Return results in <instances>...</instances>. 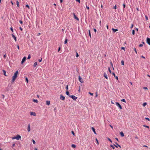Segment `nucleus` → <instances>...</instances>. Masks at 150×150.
Listing matches in <instances>:
<instances>
[{
	"label": "nucleus",
	"instance_id": "6",
	"mask_svg": "<svg viewBox=\"0 0 150 150\" xmlns=\"http://www.w3.org/2000/svg\"><path fill=\"white\" fill-rule=\"evenodd\" d=\"M146 42L147 44L150 45V38H147L146 39Z\"/></svg>",
	"mask_w": 150,
	"mask_h": 150
},
{
	"label": "nucleus",
	"instance_id": "21",
	"mask_svg": "<svg viewBox=\"0 0 150 150\" xmlns=\"http://www.w3.org/2000/svg\"><path fill=\"white\" fill-rule=\"evenodd\" d=\"M37 62H35L34 64V65H33L34 67H35L37 65Z\"/></svg>",
	"mask_w": 150,
	"mask_h": 150
},
{
	"label": "nucleus",
	"instance_id": "35",
	"mask_svg": "<svg viewBox=\"0 0 150 150\" xmlns=\"http://www.w3.org/2000/svg\"><path fill=\"white\" fill-rule=\"evenodd\" d=\"M145 119L146 120H148V121H150V119H149V118H148V117H145Z\"/></svg>",
	"mask_w": 150,
	"mask_h": 150
},
{
	"label": "nucleus",
	"instance_id": "54",
	"mask_svg": "<svg viewBox=\"0 0 150 150\" xmlns=\"http://www.w3.org/2000/svg\"><path fill=\"white\" fill-rule=\"evenodd\" d=\"M42 58L40 59H38V61L39 62H41L42 61Z\"/></svg>",
	"mask_w": 150,
	"mask_h": 150
},
{
	"label": "nucleus",
	"instance_id": "45",
	"mask_svg": "<svg viewBox=\"0 0 150 150\" xmlns=\"http://www.w3.org/2000/svg\"><path fill=\"white\" fill-rule=\"evenodd\" d=\"M121 49L125 51V48L123 47H121Z\"/></svg>",
	"mask_w": 150,
	"mask_h": 150
},
{
	"label": "nucleus",
	"instance_id": "24",
	"mask_svg": "<svg viewBox=\"0 0 150 150\" xmlns=\"http://www.w3.org/2000/svg\"><path fill=\"white\" fill-rule=\"evenodd\" d=\"M147 105L146 103H144L143 104V107H145Z\"/></svg>",
	"mask_w": 150,
	"mask_h": 150
},
{
	"label": "nucleus",
	"instance_id": "28",
	"mask_svg": "<svg viewBox=\"0 0 150 150\" xmlns=\"http://www.w3.org/2000/svg\"><path fill=\"white\" fill-rule=\"evenodd\" d=\"M25 6L26 7H27L29 9H30V6L28 5V4H26V5H25Z\"/></svg>",
	"mask_w": 150,
	"mask_h": 150
},
{
	"label": "nucleus",
	"instance_id": "20",
	"mask_svg": "<svg viewBox=\"0 0 150 150\" xmlns=\"http://www.w3.org/2000/svg\"><path fill=\"white\" fill-rule=\"evenodd\" d=\"M3 73L4 74V75L5 76H6L7 75L6 74V71L5 70H3Z\"/></svg>",
	"mask_w": 150,
	"mask_h": 150
},
{
	"label": "nucleus",
	"instance_id": "26",
	"mask_svg": "<svg viewBox=\"0 0 150 150\" xmlns=\"http://www.w3.org/2000/svg\"><path fill=\"white\" fill-rule=\"evenodd\" d=\"M121 64L122 65H124V61L123 60H122L121 61Z\"/></svg>",
	"mask_w": 150,
	"mask_h": 150
},
{
	"label": "nucleus",
	"instance_id": "17",
	"mask_svg": "<svg viewBox=\"0 0 150 150\" xmlns=\"http://www.w3.org/2000/svg\"><path fill=\"white\" fill-rule=\"evenodd\" d=\"M67 41H68V39L67 38H66L65 39V40L64 42V44H67Z\"/></svg>",
	"mask_w": 150,
	"mask_h": 150
},
{
	"label": "nucleus",
	"instance_id": "25",
	"mask_svg": "<svg viewBox=\"0 0 150 150\" xmlns=\"http://www.w3.org/2000/svg\"><path fill=\"white\" fill-rule=\"evenodd\" d=\"M114 145H110V146L113 149H115V147H114Z\"/></svg>",
	"mask_w": 150,
	"mask_h": 150
},
{
	"label": "nucleus",
	"instance_id": "14",
	"mask_svg": "<svg viewBox=\"0 0 150 150\" xmlns=\"http://www.w3.org/2000/svg\"><path fill=\"white\" fill-rule=\"evenodd\" d=\"M30 125L29 124L28 125V131L29 132L30 131Z\"/></svg>",
	"mask_w": 150,
	"mask_h": 150
},
{
	"label": "nucleus",
	"instance_id": "36",
	"mask_svg": "<svg viewBox=\"0 0 150 150\" xmlns=\"http://www.w3.org/2000/svg\"><path fill=\"white\" fill-rule=\"evenodd\" d=\"M26 81L27 82V83H28V80L27 77H26L25 78Z\"/></svg>",
	"mask_w": 150,
	"mask_h": 150
},
{
	"label": "nucleus",
	"instance_id": "61",
	"mask_svg": "<svg viewBox=\"0 0 150 150\" xmlns=\"http://www.w3.org/2000/svg\"><path fill=\"white\" fill-rule=\"evenodd\" d=\"M145 18L146 20H148V18L146 16H145Z\"/></svg>",
	"mask_w": 150,
	"mask_h": 150
},
{
	"label": "nucleus",
	"instance_id": "29",
	"mask_svg": "<svg viewBox=\"0 0 150 150\" xmlns=\"http://www.w3.org/2000/svg\"><path fill=\"white\" fill-rule=\"evenodd\" d=\"M132 34H133V35H134V34H135V31L134 30H132Z\"/></svg>",
	"mask_w": 150,
	"mask_h": 150
},
{
	"label": "nucleus",
	"instance_id": "33",
	"mask_svg": "<svg viewBox=\"0 0 150 150\" xmlns=\"http://www.w3.org/2000/svg\"><path fill=\"white\" fill-rule=\"evenodd\" d=\"M16 4L17 5V6L18 7H19V2L18 1H16Z\"/></svg>",
	"mask_w": 150,
	"mask_h": 150
},
{
	"label": "nucleus",
	"instance_id": "49",
	"mask_svg": "<svg viewBox=\"0 0 150 150\" xmlns=\"http://www.w3.org/2000/svg\"><path fill=\"white\" fill-rule=\"evenodd\" d=\"M10 30L12 32H13V29L12 27H11L10 28Z\"/></svg>",
	"mask_w": 150,
	"mask_h": 150
},
{
	"label": "nucleus",
	"instance_id": "48",
	"mask_svg": "<svg viewBox=\"0 0 150 150\" xmlns=\"http://www.w3.org/2000/svg\"><path fill=\"white\" fill-rule=\"evenodd\" d=\"M123 8H125V6H126V5L124 4H123Z\"/></svg>",
	"mask_w": 150,
	"mask_h": 150
},
{
	"label": "nucleus",
	"instance_id": "5",
	"mask_svg": "<svg viewBox=\"0 0 150 150\" xmlns=\"http://www.w3.org/2000/svg\"><path fill=\"white\" fill-rule=\"evenodd\" d=\"M79 81L81 83H83V79L80 76H79Z\"/></svg>",
	"mask_w": 150,
	"mask_h": 150
},
{
	"label": "nucleus",
	"instance_id": "44",
	"mask_svg": "<svg viewBox=\"0 0 150 150\" xmlns=\"http://www.w3.org/2000/svg\"><path fill=\"white\" fill-rule=\"evenodd\" d=\"M71 132L74 136L75 135V133L74 131H72Z\"/></svg>",
	"mask_w": 150,
	"mask_h": 150
},
{
	"label": "nucleus",
	"instance_id": "56",
	"mask_svg": "<svg viewBox=\"0 0 150 150\" xmlns=\"http://www.w3.org/2000/svg\"><path fill=\"white\" fill-rule=\"evenodd\" d=\"M88 93L89 94H90V95H91V96H93V93H91L90 92H89Z\"/></svg>",
	"mask_w": 150,
	"mask_h": 150
},
{
	"label": "nucleus",
	"instance_id": "53",
	"mask_svg": "<svg viewBox=\"0 0 150 150\" xmlns=\"http://www.w3.org/2000/svg\"><path fill=\"white\" fill-rule=\"evenodd\" d=\"M143 46V45L142 44H140V45H139V47H142Z\"/></svg>",
	"mask_w": 150,
	"mask_h": 150
},
{
	"label": "nucleus",
	"instance_id": "47",
	"mask_svg": "<svg viewBox=\"0 0 150 150\" xmlns=\"http://www.w3.org/2000/svg\"><path fill=\"white\" fill-rule=\"evenodd\" d=\"M76 19L77 21H79V18L76 16Z\"/></svg>",
	"mask_w": 150,
	"mask_h": 150
},
{
	"label": "nucleus",
	"instance_id": "23",
	"mask_svg": "<svg viewBox=\"0 0 150 150\" xmlns=\"http://www.w3.org/2000/svg\"><path fill=\"white\" fill-rule=\"evenodd\" d=\"M88 32H89V36L90 38H91V33H90V30H88Z\"/></svg>",
	"mask_w": 150,
	"mask_h": 150
},
{
	"label": "nucleus",
	"instance_id": "55",
	"mask_svg": "<svg viewBox=\"0 0 150 150\" xmlns=\"http://www.w3.org/2000/svg\"><path fill=\"white\" fill-rule=\"evenodd\" d=\"M110 65L112 67H113V66L112 63V62H110Z\"/></svg>",
	"mask_w": 150,
	"mask_h": 150
},
{
	"label": "nucleus",
	"instance_id": "40",
	"mask_svg": "<svg viewBox=\"0 0 150 150\" xmlns=\"http://www.w3.org/2000/svg\"><path fill=\"white\" fill-rule=\"evenodd\" d=\"M134 50L135 51V52L136 53V54H137V52L136 49L135 47H134Z\"/></svg>",
	"mask_w": 150,
	"mask_h": 150
},
{
	"label": "nucleus",
	"instance_id": "19",
	"mask_svg": "<svg viewBox=\"0 0 150 150\" xmlns=\"http://www.w3.org/2000/svg\"><path fill=\"white\" fill-rule=\"evenodd\" d=\"M33 102H35L36 103H37L38 102V101L37 99H33Z\"/></svg>",
	"mask_w": 150,
	"mask_h": 150
},
{
	"label": "nucleus",
	"instance_id": "7",
	"mask_svg": "<svg viewBox=\"0 0 150 150\" xmlns=\"http://www.w3.org/2000/svg\"><path fill=\"white\" fill-rule=\"evenodd\" d=\"M60 98L62 100H64L65 98L64 96H63L62 95H61Z\"/></svg>",
	"mask_w": 150,
	"mask_h": 150
},
{
	"label": "nucleus",
	"instance_id": "27",
	"mask_svg": "<svg viewBox=\"0 0 150 150\" xmlns=\"http://www.w3.org/2000/svg\"><path fill=\"white\" fill-rule=\"evenodd\" d=\"M66 94L68 95V96H69V91H67L66 92Z\"/></svg>",
	"mask_w": 150,
	"mask_h": 150
},
{
	"label": "nucleus",
	"instance_id": "4",
	"mask_svg": "<svg viewBox=\"0 0 150 150\" xmlns=\"http://www.w3.org/2000/svg\"><path fill=\"white\" fill-rule=\"evenodd\" d=\"M26 57H24L23 58L22 61L21 62V64H23L25 61L26 59Z\"/></svg>",
	"mask_w": 150,
	"mask_h": 150
},
{
	"label": "nucleus",
	"instance_id": "51",
	"mask_svg": "<svg viewBox=\"0 0 150 150\" xmlns=\"http://www.w3.org/2000/svg\"><path fill=\"white\" fill-rule=\"evenodd\" d=\"M66 88L67 90H68V86L67 85L66 87Z\"/></svg>",
	"mask_w": 150,
	"mask_h": 150
},
{
	"label": "nucleus",
	"instance_id": "1",
	"mask_svg": "<svg viewBox=\"0 0 150 150\" xmlns=\"http://www.w3.org/2000/svg\"><path fill=\"white\" fill-rule=\"evenodd\" d=\"M18 74V71H16V72L14 73V75L12 77V79L11 81L12 83H13L15 81V79H16L17 77V75Z\"/></svg>",
	"mask_w": 150,
	"mask_h": 150
},
{
	"label": "nucleus",
	"instance_id": "16",
	"mask_svg": "<svg viewBox=\"0 0 150 150\" xmlns=\"http://www.w3.org/2000/svg\"><path fill=\"white\" fill-rule=\"evenodd\" d=\"M104 76L106 79H108L107 75L105 73H104Z\"/></svg>",
	"mask_w": 150,
	"mask_h": 150
},
{
	"label": "nucleus",
	"instance_id": "3",
	"mask_svg": "<svg viewBox=\"0 0 150 150\" xmlns=\"http://www.w3.org/2000/svg\"><path fill=\"white\" fill-rule=\"evenodd\" d=\"M116 104L120 109H122V107L118 102H116Z\"/></svg>",
	"mask_w": 150,
	"mask_h": 150
},
{
	"label": "nucleus",
	"instance_id": "50",
	"mask_svg": "<svg viewBox=\"0 0 150 150\" xmlns=\"http://www.w3.org/2000/svg\"><path fill=\"white\" fill-rule=\"evenodd\" d=\"M30 57H31L30 56V55L29 54V55L28 56V58H28V59H30Z\"/></svg>",
	"mask_w": 150,
	"mask_h": 150
},
{
	"label": "nucleus",
	"instance_id": "58",
	"mask_svg": "<svg viewBox=\"0 0 150 150\" xmlns=\"http://www.w3.org/2000/svg\"><path fill=\"white\" fill-rule=\"evenodd\" d=\"M143 88L144 89H148V88H147V87H143Z\"/></svg>",
	"mask_w": 150,
	"mask_h": 150
},
{
	"label": "nucleus",
	"instance_id": "32",
	"mask_svg": "<svg viewBox=\"0 0 150 150\" xmlns=\"http://www.w3.org/2000/svg\"><path fill=\"white\" fill-rule=\"evenodd\" d=\"M108 71H109V72H110V73L111 74V73H112V72H111V70H110V68H108Z\"/></svg>",
	"mask_w": 150,
	"mask_h": 150
},
{
	"label": "nucleus",
	"instance_id": "37",
	"mask_svg": "<svg viewBox=\"0 0 150 150\" xmlns=\"http://www.w3.org/2000/svg\"><path fill=\"white\" fill-rule=\"evenodd\" d=\"M108 139L109 141L110 142H111V143H112V140L108 137Z\"/></svg>",
	"mask_w": 150,
	"mask_h": 150
},
{
	"label": "nucleus",
	"instance_id": "34",
	"mask_svg": "<svg viewBox=\"0 0 150 150\" xmlns=\"http://www.w3.org/2000/svg\"><path fill=\"white\" fill-rule=\"evenodd\" d=\"M96 142L97 143V144L98 145V141L97 139V138H96Z\"/></svg>",
	"mask_w": 150,
	"mask_h": 150
},
{
	"label": "nucleus",
	"instance_id": "12",
	"mask_svg": "<svg viewBox=\"0 0 150 150\" xmlns=\"http://www.w3.org/2000/svg\"><path fill=\"white\" fill-rule=\"evenodd\" d=\"M112 30L113 32L114 33H115L116 32V31H118V30L117 29H115L114 28H112Z\"/></svg>",
	"mask_w": 150,
	"mask_h": 150
},
{
	"label": "nucleus",
	"instance_id": "18",
	"mask_svg": "<svg viewBox=\"0 0 150 150\" xmlns=\"http://www.w3.org/2000/svg\"><path fill=\"white\" fill-rule=\"evenodd\" d=\"M46 105H49L50 104V101L48 100H47L46 101Z\"/></svg>",
	"mask_w": 150,
	"mask_h": 150
},
{
	"label": "nucleus",
	"instance_id": "38",
	"mask_svg": "<svg viewBox=\"0 0 150 150\" xmlns=\"http://www.w3.org/2000/svg\"><path fill=\"white\" fill-rule=\"evenodd\" d=\"M143 126L144 127H146L148 128H149V126H147V125H143Z\"/></svg>",
	"mask_w": 150,
	"mask_h": 150
},
{
	"label": "nucleus",
	"instance_id": "31",
	"mask_svg": "<svg viewBox=\"0 0 150 150\" xmlns=\"http://www.w3.org/2000/svg\"><path fill=\"white\" fill-rule=\"evenodd\" d=\"M76 57H79V55L77 52H76Z\"/></svg>",
	"mask_w": 150,
	"mask_h": 150
},
{
	"label": "nucleus",
	"instance_id": "52",
	"mask_svg": "<svg viewBox=\"0 0 150 150\" xmlns=\"http://www.w3.org/2000/svg\"><path fill=\"white\" fill-rule=\"evenodd\" d=\"M113 8L114 9H116V5H115V6H114L113 7Z\"/></svg>",
	"mask_w": 150,
	"mask_h": 150
},
{
	"label": "nucleus",
	"instance_id": "42",
	"mask_svg": "<svg viewBox=\"0 0 150 150\" xmlns=\"http://www.w3.org/2000/svg\"><path fill=\"white\" fill-rule=\"evenodd\" d=\"M76 1L78 2L79 3H80L81 2L80 0H76Z\"/></svg>",
	"mask_w": 150,
	"mask_h": 150
},
{
	"label": "nucleus",
	"instance_id": "57",
	"mask_svg": "<svg viewBox=\"0 0 150 150\" xmlns=\"http://www.w3.org/2000/svg\"><path fill=\"white\" fill-rule=\"evenodd\" d=\"M86 8H87V9H88V10L89 9V6H86Z\"/></svg>",
	"mask_w": 150,
	"mask_h": 150
},
{
	"label": "nucleus",
	"instance_id": "43",
	"mask_svg": "<svg viewBox=\"0 0 150 150\" xmlns=\"http://www.w3.org/2000/svg\"><path fill=\"white\" fill-rule=\"evenodd\" d=\"M32 141H33V143L34 144H35V141L34 140H33V139H32Z\"/></svg>",
	"mask_w": 150,
	"mask_h": 150
},
{
	"label": "nucleus",
	"instance_id": "60",
	"mask_svg": "<svg viewBox=\"0 0 150 150\" xmlns=\"http://www.w3.org/2000/svg\"><path fill=\"white\" fill-rule=\"evenodd\" d=\"M113 145L115 146V147H116L117 148H118V146L117 145H115V144H113Z\"/></svg>",
	"mask_w": 150,
	"mask_h": 150
},
{
	"label": "nucleus",
	"instance_id": "13",
	"mask_svg": "<svg viewBox=\"0 0 150 150\" xmlns=\"http://www.w3.org/2000/svg\"><path fill=\"white\" fill-rule=\"evenodd\" d=\"M30 115H31L35 116L36 114L35 112H30Z\"/></svg>",
	"mask_w": 150,
	"mask_h": 150
},
{
	"label": "nucleus",
	"instance_id": "15",
	"mask_svg": "<svg viewBox=\"0 0 150 150\" xmlns=\"http://www.w3.org/2000/svg\"><path fill=\"white\" fill-rule=\"evenodd\" d=\"M120 135L122 137H123L124 136V134L122 132H121L120 133Z\"/></svg>",
	"mask_w": 150,
	"mask_h": 150
},
{
	"label": "nucleus",
	"instance_id": "63",
	"mask_svg": "<svg viewBox=\"0 0 150 150\" xmlns=\"http://www.w3.org/2000/svg\"><path fill=\"white\" fill-rule=\"evenodd\" d=\"M19 28H20V29L21 30H23V29L21 28V27H20Z\"/></svg>",
	"mask_w": 150,
	"mask_h": 150
},
{
	"label": "nucleus",
	"instance_id": "10",
	"mask_svg": "<svg viewBox=\"0 0 150 150\" xmlns=\"http://www.w3.org/2000/svg\"><path fill=\"white\" fill-rule=\"evenodd\" d=\"M112 74L114 76V77L117 80L118 79V76H116L115 75V73L114 72L112 73Z\"/></svg>",
	"mask_w": 150,
	"mask_h": 150
},
{
	"label": "nucleus",
	"instance_id": "9",
	"mask_svg": "<svg viewBox=\"0 0 150 150\" xmlns=\"http://www.w3.org/2000/svg\"><path fill=\"white\" fill-rule=\"evenodd\" d=\"M91 129L93 131V132H94V134H97V133H96V131H95V128L93 127H91Z\"/></svg>",
	"mask_w": 150,
	"mask_h": 150
},
{
	"label": "nucleus",
	"instance_id": "62",
	"mask_svg": "<svg viewBox=\"0 0 150 150\" xmlns=\"http://www.w3.org/2000/svg\"><path fill=\"white\" fill-rule=\"evenodd\" d=\"M93 30H94V31L95 32H96V29H95V28H94Z\"/></svg>",
	"mask_w": 150,
	"mask_h": 150
},
{
	"label": "nucleus",
	"instance_id": "59",
	"mask_svg": "<svg viewBox=\"0 0 150 150\" xmlns=\"http://www.w3.org/2000/svg\"><path fill=\"white\" fill-rule=\"evenodd\" d=\"M133 25H134L133 24H132V25H131V27H130V28H132L133 27Z\"/></svg>",
	"mask_w": 150,
	"mask_h": 150
},
{
	"label": "nucleus",
	"instance_id": "30",
	"mask_svg": "<svg viewBox=\"0 0 150 150\" xmlns=\"http://www.w3.org/2000/svg\"><path fill=\"white\" fill-rule=\"evenodd\" d=\"M115 144H116V145H117V146H118L120 148H121V146H120V145H119V144H118L117 143V142H115Z\"/></svg>",
	"mask_w": 150,
	"mask_h": 150
},
{
	"label": "nucleus",
	"instance_id": "11",
	"mask_svg": "<svg viewBox=\"0 0 150 150\" xmlns=\"http://www.w3.org/2000/svg\"><path fill=\"white\" fill-rule=\"evenodd\" d=\"M73 100H75V96L74 95L69 96Z\"/></svg>",
	"mask_w": 150,
	"mask_h": 150
},
{
	"label": "nucleus",
	"instance_id": "39",
	"mask_svg": "<svg viewBox=\"0 0 150 150\" xmlns=\"http://www.w3.org/2000/svg\"><path fill=\"white\" fill-rule=\"evenodd\" d=\"M72 147L74 148H75V144H73L71 146Z\"/></svg>",
	"mask_w": 150,
	"mask_h": 150
},
{
	"label": "nucleus",
	"instance_id": "41",
	"mask_svg": "<svg viewBox=\"0 0 150 150\" xmlns=\"http://www.w3.org/2000/svg\"><path fill=\"white\" fill-rule=\"evenodd\" d=\"M98 96V94L97 92H96V97H97Z\"/></svg>",
	"mask_w": 150,
	"mask_h": 150
},
{
	"label": "nucleus",
	"instance_id": "46",
	"mask_svg": "<svg viewBox=\"0 0 150 150\" xmlns=\"http://www.w3.org/2000/svg\"><path fill=\"white\" fill-rule=\"evenodd\" d=\"M19 22L21 24H22L23 23V21H21V20L20 21H19Z\"/></svg>",
	"mask_w": 150,
	"mask_h": 150
},
{
	"label": "nucleus",
	"instance_id": "8",
	"mask_svg": "<svg viewBox=\"0 0 150 150\" xmlns=\"http://www.w3.org/2000/svg\"><path fill=\"white\" fill-rule=\"evenodd\" d=\"M11 35H12V37L14 39L15 41L16 42V41H17V39H16V37L13 34H12Z\"/></svg>",
	"mask_w": 150,
	"mask_h": 150
},
{
	"label": "nucleus",
	"instance_id": "64",
	"mask_svg": "<svg viewBox=\"0 0 150 150\" xmlns=\"http://www.w3.org/2000/svg\"><path fill=\"white\" fill-rule=\"evenodd\" d=\"M141 57L142 58H144V59H145V58L143 56H141Z\"/></svg>",
	"mask_w": 150,
	"mask_h": 150
},
{
	"label": "nucleus",
	"instance_id": "22",
	"mask_svg": "<svg viewBox=\"0 0 150 150\" xmlns=\"http://www.w3.org/2000/svg\"><path fill=\"white\" fill-rule=\"evenodd\" d=\"M121 101H122V102H123L125 103H126V101L125 100V99H122L121 100Z\"/></svg>",
	"mask_w": 150,
	"mask_h": 150
},
{
	"label": "nucleus",
	"instance_id": "2",
	"mask_svg": "<svg viewBox=\"0 0 150 150\" xmlns=\"http://www.w3.org/2000/svg\"><path fill=\"white\" fill-rule=\"evenodd\" d=\"M21 138V136L19 135H17L15 137H12V139H16L17 140H19V139Z\"/></svg>",
	"mask_w": 150,
	"mask_h": 150
}]
</instances>
